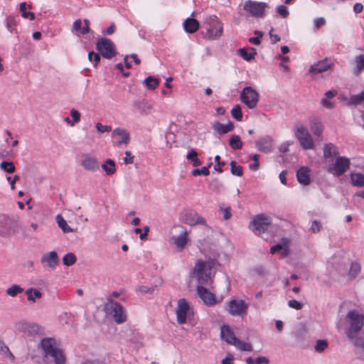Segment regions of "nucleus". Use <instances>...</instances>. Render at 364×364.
I'll use <instances>...</instances> for the list:
<instances>
[{"mask_svg": "<svg viewBox=\"0 0 364 364\" xmlns=\"http://www.w3.org/2000/svg\"><path fill=\"white\" fill-rule=\"evenodd\" d=\"M214 260H198L193 269V274L197 278L199 285H208L213 282L215 271L213 269Z\"/></svg>", "mask_w": 364, "mask_h": 364, "instance_id": "nucleus-2", "label": "nucleus"}, {"mask_svg": "<svg viewBox=\"0 0 364 364\" xmlns=\"http://www.w3.org/2000/svg\"><path fill=\"white\" fill-rule=\"evenodd\" d=\"M26 294L27 295V299L32 302H36L37 299H41L43 296L39 290L33 288L26 289Z\"/></svg>", "mask_w": 364, "mask_h": 364, "instance_id": "nucleus-30", "label": "nucleus"}, {"mask_svg": "<svg viewBox=\"0 0 364 364\" xmlns=\"http://www.w3.org/2000/svg\"><path fill=\"white\" fill-rule=\"evenodd\" d=\"M101 167L107 175H112L116 171L115 163L112 159H107Z\"/></svg>", "mask_w": 364, "mask_h": 364, "instance_id": "nucleus-34", "label": "nucleus"}, {"mask_svg": "<svg viewBox=\"0 0 364 364\" xmlns=\"http://www.w3.org/2000/svg\"><path fill=\"white\" fill-rule=\"evenodd\" d=\"M277 11L279 15H281L284 18L287 17L289 15L288 9L284 5H280L277 6Z\"/></svg>", "mask_w": 364, "mask_h": 364, "instance_id": "nucleus-55", "label": "nucleus"}, {"mask_svg": "<svg viewBox=\"0 0 364 364\" xmlns=\"http://www.w3.org/2000/svg\"><path fill=\"white\" fill-rule=\"evenodd\" d=\"M81 166L85 170L93 173L99 171L100 167L98 160L87 154H82Z\"/></svg>", "mask_w": 364, "mask_h": 364, "instance_id": "nucleus-17", "label": "nucleus"}, {"mask_svg": "<svg viewBox=\"0 0 364 364\" xmlns=\"http://www.w3.org/2000/svg\"><path fill=\"white\" fill-rule=\"evenodd\" d=\"M191 308L189 304L185 299H180L178 301L176 310L177 322L183 324L186 322L188 316L191 314Z\"/></svg>", "mask_w": 364, "mask_h": 364, "instance_id": "nucleus-14", "label": "nucleus"}, {"mask_svg": "<svg viewBox=\"0 0 364 364\" xmlns=\"http://www.w3.org/2000/svg\"><path fill=\"white\" fill-rule=\"evenodd\" d=\"M351 183L358 187L364 186V173H351L350 175Z\"/></svg>", "mask_w": 364, "mask_h": 364, "instance_id": "nucleus-29", "label": "nucleus"}, {"mask_svg": "<svg viewBox=\"0 0 364 364\" xmlns=\"http://www.w3.org/2000/svg\"><path fill=\"white\" fill-rule=\"evenodd\" d=\"M363 315L358 311H350L346 315V321L349 327L346 331L348 338L352 341L355 339L357 333L360 331L363 326Z\"/></svg>", "mask_w": 364, "mask_h": 364, "instance_id": "nucleus-4", "label": "nucleus"}, {"mask_svg": "<svg viewBox=\"0 0 364 364\" xmlns=\"http://www.w3.org/2000/svg\"><path fill=\"white\" fill-rule=\"evenodd\" d=\"M0 168L9 173H11L15 171L14 164L11 161H2L0 164Z\"/></svg>", "mask_w": 364, "mask_h": 364, "instance_id": "nucleus-40", "label": "nucleus"}, {"mask_svg": "<svg viewBox=\"0 0 364 364\" xmlns=\"http://www.w3.org/2000/svg\"><path fill=\"white\" fill-rule=\"evenodd\" d=\"M105 311L117 324L124 323L127 318V311L118 302L110 300L105 304Z\"/></svg>", "mask_w": 364, "mask_h": 364, "instance_id": "nucleus-6", "label": "nucleus"}, {"mask_svg": "<svg viewBox=\"0 0 364 364\" xmlns=\"http://www.w3.org/2000/svg\"><path fill=\"white\" fill-rule=\"evenodd\" d=\"M314 23L316 29H318L326 23V20L323 18H317L314 19Z\"/></svg>", "mask_w": 364, "mask_h": 364, "instance_id": "nucleus-60", "label": "nucleus"}, {"mask_svg": "<svg viewBox=\"0 0 364 364\" xmlns=\"http://www.w3.org/2000/svg\"><path fill=\"white\" fill-rule=\"evenodd\" d=\"M56 222L64 233L74 232V230L68 225L67 222L60 215H58L56 216Z\"/></svg>", "mask_w": 364, "mask_h": 364, "instance_id": "nucleus-32", "label": "nucleus"}, {"mask_svg": "<svg viewBox=\"0 0 364 364\" xmlns=\"http://www.w3.org/2000/svg\"><path fill=\"white\" fill-rule=\"evenodd\" d=\"M322 229V225L321 223V222L316 220H314L312 221V223H311V228H310V231L313 233H318L321 231V230Z\"/></svg>", "mask_w": 364, "mask_h": 364, "instance_id": "nucleus-49", "label": "nucleus"}, {"mask_svg": "<svg viewBox=\"0 0 364 364\" xmlns=\"http://www.w3.org/2000/svg\"><path fill=\"white\" fill-rule=\"evenodd\" d=\"M328 347V342L326 340H318L314 346V349L318 353L323 352Z\"/></svg>", "mask_w": 364, "mask_h": 364, "instance_id": "nucleus-46", "label": "nucleus"}, {"mask_svg": "<svg viewBox=\"0 0 364 364\" xmlns=\"http://www.w3.org/2000/svg\"><path fill=\"white\" fill-rule=\"evenodd\" d=\"M288 306L289 307L296 309V310H300L303 308V304H301V302H299L295 299L289 301Z\"/></svg>", "mask_w": 364, "mask_h": 364, "instance_id": "nucleus-54", "label": "nucleus"}, {"mask_svg": "<svg viewBox=\"0 0 364 364\" xmlns=\"http://www.w3.org/2000/svg\"><path fill=\"white\" fill-rule=\"evenodd\" d=\"M23 291V289L17 284H14L6 289V294L10 296L14 297L17 296L18 294H21Z\"/></svg>", "mask_w": 364, "mask_h": 364, "instance_id": "nucleus-36", "label": "nucleus"}, {"mask_svg": "<svg viewBox=\"0 0 364 364\" xmlns=\"http://www.w3.org/2000/svg\"><path fill=\"white\" fill-rule=\"evenodd\" d=\"M126 156L124 159V163L126 164H132L134 163V157L132 156V154L129 151H125Z\"/></svg>", "mask_w": 364, "mask_h": 364, "instance_id": "nucleus-59", "label": "nucleus"}, {"mask_svg": "<svg viewBox=\"0 0 364 364\" xmlns=\"http://www.w3.org/2000/svg\"><path fill=\"white\" fill-rule=\"evenodd\" d=\"M272 139L269 136H265L255 142L256 147L260 151L269 153L272 149Z\"/></svg>", "mask_w": 364, "mask_h": 364, "instance_id": "nucleus-21", "label": "nucleus"}, {"mask_svg": "<svg viewBox=\"0 0 364 364\" xmlns=\"http://www.w3.org/2000/svg\"><path fill=\"white\" fill-rule=\"evenodd\" d=\"M88 59L90 62L93 63L95 67H96L100 60V56L98 53L91 51L88 54Z\"/></svg>", "mask_w": 364, "mask_h": 364, "instance_id": "nucleus-47", "label": "nucleus"}, {"mask_svg": "<svg viewBox=\"0 0 364 364\" xmlns=\"http://www.w3.org/2000/svg\"><path fill=\"white\" fill-rule=\"evenodd\" d=\"M298 181L303 185H308L310 183V169L308 167L302 166L296 172Z\"/></svg>", "mask_w": 364, "mask_h": 364, "instance_id": "nucleus-24", "label": "nucleus"}, {"mask_svg": "<svg viewBox=\"0 0 364 364\" xmlns=\"http://www.w3.org/2000/svg\"><path fill=\"white\" fill-rule=\"evenodd\" d=\"M271 225V219L264 214L255 216L250 224V228L256 234L260 235L267 230Z\"/></svg>", "mask_w": 364, "mask_h": 364, "instance_id": "nucleus-10", "label": "nucleus"}, {"mask_svg": "<svg viewBox=\"0 0 364 364\" xmlns=\"http://www.w3.org/2000/svg\"><path fill=\"white\" fill-rule=\"evenodd\" d=\"M274 31V28H272L269 31V36L272 43H276L277 42H279L280 41V37L277 34H273L272 32Z\"/></svg>", "mask_w": 364, "mask_h": 364, "instance_id": "nucleus-64", "label": "nucleus"}, {"mask_svg": "<svg viewBox=\"0 0 364 364\" xmlns=\"http://www.w3.org/2000/svg\"><path fill=\"white\" fill-rule=\"evenodd\" d=\"M336 147L333 144H327L323 148V156L325 158L331 157L336 155Z\"/></svg>", "mask_w": 364, "mask_h": 364, "instance_id": "nucleus-38", "label": "nucleus"}, {"mask_svg": "<svg viewBox=\"0 0 364 364\" xmlns=\"http://www.w3.org/2000/svg\"><path fill=\"white\" fill-rule=\"evenodd\" d=\"M230 171L233 175L241 176L242 175V167L238 165L236 161H232L230 162Z\"/></svg>", "mask_w": 364, "mask_h": 364, "instance_id": "nucleus-42", "label": "nucleus"}, {"mask_svg": "<svg viewBox=\"0 0 364 364\" xmlns=\"http://www.w3.org/2000/svg\"><path fill=\"white\" fill-rule=\"evenodd\" d=\"M76 262V257L73 253L69 252L64 255L63 262L66 266H71Z\"/></svg>", "mask_w": 364, "mask_h": 364, "instance_id": "nucleus-43", "label": "nucleus"}, {"mask_svg": "<svg viewBox=\"0 0 364 364\" xmlns=\"http://www.w3.org/2000/svg\"><path fill=\"white\" fill-rule=\"evenodd\" d=\"M349 167V159L344 156H338L336 158L334 164L328 168V171L334 176H340L347 171Z\"/></svg>", "mask_w": 364, "mask_h": 364, "instance_id": "nucleus-13", "label": "nucleus"}, {"mask_svg": "<svg viewBox=\"0 0 364 364\" xmlns=\"http://www.w3.org/2000/svg\"><path fill=\"white\" fill-rule=\"evenodd\" d=\"M284 242L282 241V243L277 244L275 245H273L270 248V252L272 254H274L278 251H281V250L283 248Z\"/></svg>", "mask_w": 364, "mask_h": 364, "instance_id": "nucleus-61", "label": "nucleus"}, {"mask_svg": "<svg viewBox=\"0 0 364 364\" xmlns=\"http://www.w3.org/2000/svg\"><path fill=\"white\" fill-rule=\"evenodd\" d=\"M183 223L189 225H206L205 219L196 212L186 213L183 215Z\"/></svg>", "mask_w": 364, "mask_h": 364, "instance_id": "nucleus-19", "label": "nucleus"}, {"mask_svg": "<svg viewBox=\"0 0 364 364\" xmlns=\"http://www.w3.org/2000/svg\"><path fill=\"white\" fill-rule=\"evenodd\" d=\"M26 3L22 2L20 4V11L21 12L22 16L25 18H30L31 20L35 19V14L33 12H30L26 11Z\"/></svg>", "mask_w": 364, "mask_h": 364, "instance_id": "nucleus-39", "label": "nucleus"}, {"mask_svg": "<svg viewBox=\"0 0 364 364\" xmlns=\"http://www.w3.org/2000/svg\"><path fill=\"white\" fill-rule=\"evenodd\" d=\"M223 25L216 16H212L209 20V27L207 28V38L215 40L222 36Z\"/></svg>", "mask_w": 364, "mask_h": 364, "instance_id": "nucleus-15", "label": "nucleus"}, {"mask_svg": "<svg viewBox=\"0 0 364 364\" xmlns=\"http://www.w3.org/2000/svg\"><path fill=\"white\" fill-rule=\"evenodd\" d=\"M210 171L208 168L205 166L202 167L201 168H196L192 171V175L194 176H198L199 175L208 176Z\"/></svg>", "mask_w": 364, "mask_h": 364, "instance_id": "nucleus-50", "label": "nucleus"}, {"mask_svg": "<svg viewBox=\"0 0 364 364\" xmlns=\"http://www.w3.org/2000/svg\"><path fill=\"white\" fill-rule=\"evenodd\" d=\"M220 209L223 212V218L225 220H229L232 216L230 207L221 208Z\"/></svg>", "mask_w": 364, "mask_h": 364, "instance_id": "nucleus-58", "label": "nucleus"}, {"mask_svg": "<svg viewBox=\"0 0 364 364\" xmlns=\"http://www.w3.org/2000/svg\"><path fill=\"white\" fill-rule=\"evenodd\" d=\"M267 8H268V5L264 2L247 0L243 4V9L250 16L255 18H264Z\"/></svg>", "mask_w": 364, "mask_h": 364, "instance_id": "nucleus-9", "label": "nucleus"}, {"mask_svg": "<svg viewBox=\"0 0 364 364\" xmlns=\"http://www.w3.org/2000/svg\"><path fill=\"white\" fill-rule=\"evenodd\" d=\"M112 137L113 139L118 138L117 141V145L120 146L122 144H128L130 141V136L129 132L122 128H116L112 131Z\"/></svg>", "mask_w": 364, "mask_h": 364, "instance_id": "nucleus-20", "label": "nucleus"}, {"mask_svg": "<svg viewBox=\"0 0 364 364\" xmlns=\"http://www.w3.org/2000/svg\"><path fill=\"white\" fill-rule=\"evenodd\" d=\"M95 127H96L97 132L100 134H102L105 132H109L112 131V127L110 126L103 125L102 124H101L100 122L96 124Z\"/></svg>", "mask_w": 364, "mask_h": 364, "instance_id": "nucleus-52", "label": "nucleus"}, {"mask_svg": "<svg viewBox=\"0 0 364 364\" xmlns=\"http://www.w3.org/2000/svg\"><path fill=\"white\" fill-rule=\"evenodd\" d=\"M40 347L43 356L54 364H65L66 356L57 341L53 338H44L41 341Z\"/></svg>", "mask_w": 364, "mask_h": 364, "instance_id": "nucleus-1", "label": "nucleus"}, {"mask_svg": "<svg viewBox=\"0 0 364 364\" xmlns=\"http://www.w3.org/2000/svg\"><path fill=\"white\" fill-rule=\"evenodd\" d=\"M15 330L17 333H21L23 336L34 338L41 336L44 333V328L39 324L26 320H20L15 325Z\"/></svg>", "mask_w": 364, "mask_h": 364, "instance_id": "nucleus-3", "label": "nucleus"}, {"mask_svg": "<svg viewBox=\"0 0 364 364\" xmlns=\"http://www.w3.org/2000/svg\"><path fill=\"white\" fill-rule=\"evenodd\" d=\"M213 127L215 132L221 135L232 131L234 128V124L231 122L226 124L217 122L213 124Z\"/></svg>", "mask_w": 364, "mask_h": 364, "instance_id": "nucleus-26", "label": "nucleus"}, {"mask_svg": "<svg viewBox=\"0 0 364 364\" xmlns=\"http://www.w3.org/2000/svg\"><path fill=\"white\" fill-rule=\"evenodd\" d=\"M249 304L242 299H231L226 302L225 311L233 316H243L247 314Z\"/></svg>", "mask_w": 364, "mask_h": 364, "instance_id": "nucleus-7", "label": "nucleus"}, {"mask_svg": "<svg viewBox=\"0 0 364 364\" xmlns=\"http://www.w3.org/2000/svg\"><path fill=\"white\" fill-rule=\"evenodd\" d=\"M229 144L232 149H240L242 147V142L238 135H233Z\"/></svg>", "mask_w": 364, "mask_h": 364, "instance_id": "nucleus-37", "label": "nucleus"}, {"mask_svg": "<svg viewBox=\"0 0 364 364\" xmlns=\"http://www.w3.org/2000/svg\"><path fill=\"white\" fill-rule=\"evenodd\" d=\"M82 28V21L80 19L75 20L73 24L72 31H80L81 33Z\"/></svg>", "mask_w": 364, "mask_h": 364, "instance_id": "nucleus-57", "label": "nucleus"}, {"mask_svg": "<svg viewBox=\"0 0 364 364\" xmlns=\"http://www.w3.org/2000/svg\"><path fill=\"white\" fill-rule=\"evenodd\" d=\"M186 158L188 160L191 161L193 166L201 165V161L198 158V153L193 149L189 151Z\"/></svg>", "mask_w": 364, "mask_h": 364, "instance_id": "nucleus-35", "label": "nucleus"}, {"mask_svg": "<svg viewBox=\"0 0 364 364\" xmlns=\"http://www.w3.org/2000/svg\"><path fill=\"white\" fill-rule=\"evenodd\" d=\"M144 83L149 90H155L159 85V80L151 76H149L144 80Z\"/></svg>", "mask_w": 364, "mask_h": 364, "instance_id": "nucleus-41", "label": "nucleus"}, {"mask_svg": "<svg viewBox=\"0 0 364 364\" xmlns=\"http://www.w3.org/2000/svg\"><path fill=\"white\" fill-rule=\"evenodd\" d=\"M321 104L322 106L329 109H333L335 106V104L327 98L321 99Z\"/></svg>", "mask_w": 364, "mask_h": 364, "instance_id": "nucleus-56", "label": "nucleus"}, {"mask_svg": "<svg viewBox=\"0 0 364 364\" xmlns=\"http://www.w3.org/2000/svg\"><path fill=\"white\" fill-rule=\"evenodd\" d=\"M355 68L353 69V74L358 75L364 69V54L355 58Z\"/></svg>", "mask_w": 364, "mask_h": 364, "instance_id": "nucleus-31", "label": "nucleus"}, {"mask_svg": "<svg viewBox=\"0 0 364 364\" xmlns=\"http://www.w3.org/2000/svg\"><path fill=\"white\" fill-rule=\"evenodd\" d=\"M70 116L73 118L71 126H74L75 124H77L80 122V114L77 110H76L75 109H72L70 110Z\"/></svg>", "mask_w": 364, "mask_h": 364, "instance_id": "nucleus-51", "label": "nucleus"}, {"mask_svg": "<svg viewBox=\"0 0 364 364\" xmlns=\"http://www.w3.org/2000/svg\"><path fill=\"white\" fill-rule=\"evenodd\" d=\"M41 262L46 269L52 271L59 264V257L55 251H51L42 255Z\"/></svg>", "mask_w": 364, "mask_h": 364, "instance_id": "nucleus-16", "label": "nucleus"}, {"mask_svg": "<svg viewBox=\"0 0 364 364\" xmlns=\"http://www.w3.org/2000/svg\"><path fill=\"white\" fill-rule=\"evenodd\" d=\"M176 246L180 249H183L188 241V232L184 230L178 236L173 237Z\"/></svg>", "mask_w": 364, "mask_h": 364, "instance_id": "nucleus-28", "label": "nucleus"}, {"mask_svg": "<svg viewBox=\"0 0 364 364\" xmlns=\"http://www.w3.org/2000/svg\"><path fill=\"white\" fill-rule=\"evenodd\" d=\"M231 114L233 118H235L237 121H242V113L241 110V107L239 105L234 106V107L231 110Z\"/></svg>", "mask_w": 364, "mask_h": 364, "instance_id": "nucleus-44", "label": "nucleus"}, {"mask_svg": "<svg viewBox=\"0 0 364 364\" xmlns=\"http://www.w3.org/2000/svg\"><path fill=\"white\" fill-rule=\"evenodd\" d=\"M250 52H248L245 48H240L238 50V54L247 61H250L254 59L257 53L255 48H251Z\"/></svg>", "mask_w": 364, "mask_h": 364, "instance_id": "nucleus-33", "label": "nucleus"}, {"mask_svg": "<svg viewBox=\"0 0 364 364\" xmlns=\"http://www.w3.org/2000/svg\"><path fill=\"white\" fill-rule=\"evenodd\" d=\"M83 22L85 23V26L81 30V34H82V35L88 33L90 31V26H90L89 20L85 18L83 20Z\"/></svg>", "mask_w": 364, "mask_h": 364, "instance_id": "nucleus-62", "label": "nucleus"}, {"mask_svg": "<svg viewBox=\"0 0 364 364\" xmlns=\"http://www.w3.org/2000/svg\"><path fill=\"white\" fill-rule=\"evenodd\" d=\"M197 294L203 303L208 306H213L217 303L215 295L203 287V285L197 287Z\"/></svg>", "mask_w": 364, "mask_h": 364, "instance_id": "nucleus-18", "label": "nucleus"}, {"mask_svg": "<svg viewBox=\"0 0 364 364\" xmlns=\"http://www.w3.org/2000/svg\"><path fill=\"white\" fill-rule=\"evenodd\" d=\"M331 64L328 60H323L312 65L309 68V73L317 75L330 69Z\"/></svg>", "mask_w": 364, "mask_h": 364, "instance_id": "nucleus-22", "label": "nucleus"}, {"mask_svg": "<svg viewBox=\"0 0 364 364\" xmlns=\"http://www.w3.org/2000/svg\"><path fill=\"white\" fill-rule=\"evenodd\" d=\"M154 288L153 287H145V286H141V287H139V289H138V291H140L142 294L151 293V292L154 291Z\"/></svg>", "mask_w": 364, "mask_h": 364, "instance_id": "nucleus-63", "label": "nucleus"}, {"mask_svg": "<svg viewBox=\"0 0 364 364\" xmlns=\"http://www.w3.org/2000/svg\"><path fill=\"white\" fill-rule=\"evenodd\" d=\"M282 242H284V245L283 248L281 250L282 255L283 257H286L290 254V249L289 246V241L287 239H283Z\"/></svg>", "mask_w": 364, "mask_h": 364, "instance_id": "nucleus-53", "label": "nucleus"}, {"mask_svg": "<svg viewBox=\"0 0 364 364\" xmlns=\"http://www.w3.org/2000/svg\"><path fill=\"white\" fill-rule=\"evenodd\" d=\"M360 271V265L358 262H353L350 265L349 274L352 277H356Z\"/></svg>", "mask_w": 364, "mask_h": 364, "instance_id": "nucleus-48", "label": "nucleus"}, {"mask_svg": "<svg viewBox=\"0 0 364 364\" xmlns=\"http://www.w3.org/2000/svg\"><path fill=\"white\" fill-rule=\"evenodd\" d=\"M311 126L310 129L313 134L316 136H320L323 130V126L317 118H312L310 120Z\"/></svg>", "mask_w": 364, "mask_h": 364, "instance_id": "nucleus-27", "label": "nucleus"}, {"mask_svg": "<svg viewBox=\"0 0 364 364\" xmlns=\"http://www.w3.org/2000/svg\"><path fill=\"white\" fill-rule=\"evenodd\" d=\"M220 336L228 344L234 346L240 350L252 351L253 349L250 343L237 338L230 327L228 325L221 326Z\"/></svg>", "mask_w": 364, "mask_h": 364, "instance_id": "nucleus-5", "label": "nucleus"}, {"mask_svg": "<svg viewBox=\"0 0 364 364\" xmlns=\"http://www.w3.org/2000/svg\"><path fill=\"white\" fill-rule=\"evenodd\" d=\"M134 106L142 115L150 114L153 111V105L145 100L134 102Z\"/></svg>", "mask_w": 364, "mask_h": 364, "instance_id": "nucleus-23", "label": "nucleus"}, {"mask_svg": "<svg viewBox=\"0 0 364 364\" xmlns=\"http://www.w3.org/2000/svg\"><path fill=\"white\" fill-rule=\"evenodd\" d=\"M96 48L105 58L110 59L117 55L115 45L110 39L100 38L96 43Z\"/></svg>", "mask_w": 364, "mask_h": 364, "instance_id": "nucleus-11", "label": "nucleus"}, {"mask_svg": "<svg viewBox=\"0 0 364 364\" xmlns=\"http://www.w3.org/2000/svg\"><path fill=\"white\" fill-rule=\"evenodd\" d=\"M183 28L188 33H193L198 31L199 28L198 21L193 18H188L183 22Z\"/></svg>", "mask_w": 364, "mask_h": 364, "instance_id": "nucleus-25", "label": "nucleus"}, {"mask_svg": "<svg viewBox=\"0 0 364 364\" xmlns=\"http://www.w3.org/2000/svg\"><path fill=\"white\" fill-rule=\"evenodd\" d=\"M295 136L304 149H313L314 148V139L307 128L299 123L296 125Z\"/></svg>", "mask_w": 364, "mask_h": 364, "instance_id": "nucleus-8", "label": "nucleus"}, {"mask_svg": "<svg viewBox=\"0 0 364 364\" xmlns=\"http://www.w3.org/2000/svg\"><path fill=\"white\" fill-rule=\"evenodd\" d=\"M350 102L353 105H359L364 102V90L359 94L352 95L350 97Z\"/></svg>", "mask_w": 364, "mask_h": 364, "instance_id": "nucleus-45", "label": "nucleus"}, {"mask_svg": "<svg viewBox=\"0 0 364 364\" xmlns=\"http://www.w3.org/2000/svg\"><path fill=\"white\" fill-rule=\"evenodd\" d=\"M259 94L252 87H245L240 94V100L248 108L254 109L259 102Z\"/></svg>", "mask_w": 364, "mask_h": 364, "instance_id": "nucleus-12", "label": "nucleus"}]
</instances>
